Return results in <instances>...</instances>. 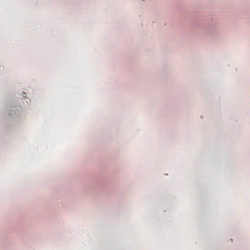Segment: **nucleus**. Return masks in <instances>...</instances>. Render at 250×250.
I'll return each instance as SVG.
<instances>
[{
	"label": "nucleus",
	"mask_w": 250,
	"mask_h": 250,
	"mask_svg": "<svg viewBox=\"0 0 250 250\" xmlns=\"http://www.w3.org/2000/svg\"><path fill=\"white\" fill-rule=\"evenodd\" d=\"M24 94H25V92H23V94H22V95H24Z\"/></svg>",
	"instance_id": "nucleus-2"
},
{
	"label": "nucleus",
	"mask_w": 250,
	"mask_h": 250,
	"mask_svg": "<svg viewBox=\"0 0 250 250\" xmlns=\"http://www.w3.org/2000/svg\"><path fill=\"white\" fill-rule=\"evenodd\" d=\"M24 94H25V92H23V94H22V95H24Z\"/></svg>",
	"instance_id": "nucleus-1"
}]
</instances>
